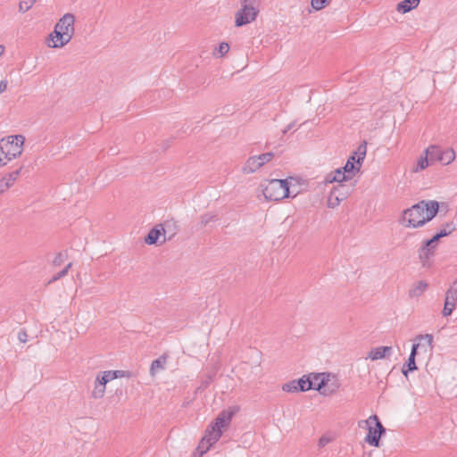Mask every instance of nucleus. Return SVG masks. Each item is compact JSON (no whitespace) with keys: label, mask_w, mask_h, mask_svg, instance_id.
<instances>
[{"label":"nucleus","mask_w":457,"mask_h":457,"mask_svg":"<svg viewBox=\"0 0 457 457\" xmlns=\"http://www.w3.org/2000/svg\"><path fill=\"white\" fill-rule=\"evenodd\" d=\"M282 390L285 392H298L296 380H292L283 385Z\"/></svg>","instance_id":"obj_36"},{"label":"nucleus","mask_w":457,"mask_h":457,"mask_svg":"<svg viewBox=\"0 0 457 457\" xmlns=\"http://www.w3.org/2000/svg\"><path fill=\"white\" fill-rule=\"evenodd\" d=\"M362 423L365 424V428L368 429V434L365 436V442L372 446L378 447L380 437L386 432V428L379 421L378 416H370L366 420L361 421L359 426L362 427Z\"/></svg>","instance_id":"obj_4"},{"label":"nucleus","mask_w":457,"mask_h":457,"mask_svg":"<svg viewBox=\"0 0 457 457\" xmlns=\"http://www.w3.org/2000/svg\"><path fill=\"white\" fill-rule=\"evenodd\" d=\"M392 347L391 346H378L376 348L371 349L369 353L368 357L371 361H378L386 357H389L392 353Z\"/></svg>","instance_id":"obj_17"},{"label":"nucleus","mask_w":457,"mask_h":457,"mask_svg":"<svg viewBox=\"0 0 457 457\" xmlns=\"http://www.w3.org/2000/svg\"><path fill=\"white\" fill-rule=\"evenodd\" d=\"M65 258H66V253H59L54 257V261H53V264H54V266H60V265L63 262V261H64V259H65Z\"/></svg>","instance_id":"obj_39"},{"label":"nucleus","mask_w":457,"mask_h":457,"mask_svg":"<svg viewBox=\"0 0 457 457\" xmlns=\"http://www.w3.org/2000/svg\"><path fill=\"white\" fill-rule=\"evenodd\" d=\"M74 22V15L71 13H66L58 21L54 29L60 31L64 36L65 39H69L71 41L75 29Z\"/></svg>","instance_id":"obj_9"},{"label":"nucleus","mask_w":457,"mask_h":457,"mask_svg":"<svg viewBox=\"0 0 457 457\" xmlns=\"http://www.w3.org/2000/svg\"><path fill=\"white\" fill-rule=\"evenodd\" d=\"M37 0H21L19 4V11L26 12L29 11Z\"/></svg>","instance_id":"obj_31"},{"label":"nucleus","mask_w":457,"mask_h":457,"mask_svg":"<svg viewBox=\"0 0 457 457\" xmlns=\"http://www.w3.org/2000/svg\"><path fill=\"white\" fill-rule=\"evenodd\" d=\"M256 156H257V159L259 160L261 166L262 167L264 164L268 163L269 162H270L273 159L274 153L269 152V153H264V154H259Z\"/></svg>","instance_id":"obj_34"},{"label":"nucleus","mask_w":457,"mask_h":457,"mask_svg":"<svg viewBox=\"0 0 457 457\" xmlns=\"http://www.w3.org/2000/svg\"><path fill=\"white\" fill-rule=\"evenodd\" d=\"M236 411V408L222 411L215 419V420L210 425V427H208L210 431L219 432L220 437L222 434L221 429L227 428L229 425L230 420Z\"/></svg>","instance_id":"obj_8"},{"label":"nucleus","mask_w":457,"mask_h":457,"mask_svg":"<svg viewBox=\"0 0 457 457\" xmlns=\"http://www.w3.org/2000/svg\"><path fill=\"white\" fill-rule=\"evenodd\" d=\"M18 339L20 340V342L21 343H25L27 342V339H28V335L26 333V331H20L18 333Z\"/></svg>","instance_id":"obj_45"},{"label":"nucleus","mask_w":457,"mask_h":457,"mask_svg":"<svg viewBox=\"0 0 457 457\" xmlns=\"http://www.w3.org/2000/svg\"><path fill=\"white\" fill-rule=\"evenodd\" d=\"M429 156L425 154L424 156H420L417 161L416 165L411 169L412 172H419L425 170L429 165Z\"/></svg>","instance_id":"obj_26"},{"label":"nucleus","mask_w":457,"mask_h":457,"mask_svg":"<svg viewBox=\"0 0 457 457\" xmlns=\"http://www.w3.org/2000/svg\"><path fill=\"white\" fill-rule=\"evenodd\" d=\"M416 355H418V354L415 353V348H411V354L408 358V361L403 365V370H402V371L405 377H407L408 372L417 370V366L415 363Z\"/></svg>","instance_id":"obj_23"},{"label":"nucleus","mask_w":457,"mask_h":457,"mask_svg":"<svg viewBox=\"0 0 457 457\" xmlns=\"http://www.w3.org/2000/svg\"><path fill=\"white\" fill-rule=\"evenodd\" d=\"M331 0H311V5L315 11H320L329 4Z\"/></svg>","instance_id":"obj_33"},{"label":"nucleus","mask_w":457,"mask_h":457,"mask_svg":"<svg viewBox=\"0 0 457 457\" xmlns=\"http://www.w3.org/2000/svg\"><path fill=\"white\" fill-rule=\"evenodd\" d=\"M96 382H98V384H101L102 386H104L106 387V384L108 383L106 381V378L105 377L104 378V374L103 372H99L97 375H96Z\"/></svg>","instance_id":"obj_42"},{"label":"nucleus","mask_w":457,"mask_h":457,"mask_svg":"<svg viewBox=\"0 0 457 457\" xmlns=\"http://www.w3.org/2000/svg\"><path fill=\"white\" fill-rule=\"evenodd\" d=\"M330 442V438L326 436H322L320 439H319V442H318V445L319 447L322 448L324 447L326 445H328V443Z\"/></svg>","instance_id":"obj_43"},{"label":"nucleus","mask_w":457,"mask_h":457,"mask_svg":"<svg viewBox=\"0 0 457 457\" xmlns=\"http://www.w3.org/2000/svg\"><path fill=\"white\" fill-rule=\"evenodd\" d=\"M103 374H104V378L105 377L107 382H110V381L115 379V371H113V370L103 371Z\"/></svg>","instance_id":"obj_41"},{"label":"nucleus","mask_w":457,"mask_h":457,"mask_svg":"<svg viewBox=\"0 0 457 457\" xmlns=\"http://www.w3.org/2000/svg\"><path fill=\"white\" fill-rule=\"evenodd\" d=\"M420 4V0H403L397 4L396 10L399 12L406 13L416 8Z\"/></svg>","instance_id":"obj_21"},{"label":"nucleus","mask_w":457,"mask_h":457,"mask_svg":"<svg viewBox=\"0 0 457 457\" xmlns=\"http://www.w3.org/2000/svg\"><path fill=\"white\" fill-rule=\"evenodd\" d=\"M262 166L257 159V156L249 157L242 167V172L244 174H251L261 169Z\"/></svg>","instance_id":"obj_19"},{"label":"nucleus","mask_w":457,"mask_h":457,"mask_svg":"<svg viewBox=\"0 0 457 457\" xmlns=\"http://www.w3.org/2000/svg\"><path fill=\"white\" fill-rule=\"evenodd\" d=\"M454 229L455 226L453 222H447L443 226V228L438 233H436V235L439 237V238H442L450 235Z\"/></svg>","instance_id":"obj_29"},{"label":"nucleus","mask_w":457,"mask_h":457,"mask_svg":"<svg viewBox=\"0 0 457 457\" xmlns=\"http://www.w3.org/2000/svg\"><path fill=\"white\" fill-rule=\"evenodd\" d=\"M264 197L269 201H279L289 196L287 179H271L262 189Z\"/></svg>","instance_id":"obj_3"},{"label":"nucleus","mask_w":457,"mask_h":457,"mask_svg":"<svg viewBox=\"0 0 457 457\" xmlns=\"http://www.w3.org/2000/svg\"><path fill=\"white\" fill-rule=\"evenodd\" d=\"M352 176L348 173H346V171L345 170H343V168H340V169H337L334 171V173L332 174H329L327 178V180L328 182H334V181H337V182H343V181H346V180H350L352 179Z\"/></svg>","instance_id":"obj_20"},{"label":"nucleus","mask_w":457,"mask_h":457,"mask_svg":"<svg viewBox=\"0 0 457 457\" xmlns=\"http://www.w3.org/2000/svg\"><path fill=\"white\" fill-rule=\"evenodd\" d=\"M115 371V379L119 378H129L130 376V373L129 371L125 370H114Z\"/></svg>","instance_id":"obj_44"},{"label":"nucleus","mask_w":457,"mask_h":457,"mask_svg":"<svg viewBox=\"0 0 457 457\" xmlns=\"http://www.w3.org/2000/svg\"><path fill=\"white\" fill-rule=\"evenodd\" d=\"M438 209L436 201H420L403 212L401 222L404 227H421L437 214Z\"/></svg>","instance_id":"obj_1"},{"label":"nucleus","mask_w":457,"mask_h":457,"mask_svg":"<svg viewBox=\"0 0 457 457\" xmlns=\"http://www.w3.org/2000/svg\"><path fill=\"white\" fill-rule=\"evenodd\" d=\"M428 283L425 281L417 282L412 288L410 289L409 295L411 297H418L421 295L428 288Z\"/></svg>","instance_id":"obj_24"},{"label":"nucleus","mask_w":457,"mask_h":457,"mask_svg":"<svg viewBox=\"0 0 457 457\" xmlns=\"http://www.w3.org/2000/svg\"><path fill=\"white\" fill-rule=\"evenodd\" d=\"M24 141L22 135L9 136L0 140V167L21 154Z\"/></svg>","instance_id":"obj_2"},{"label":"nucleus","mask_w":457,"mask_h":457,"mask_svg":"<svg viewBox=\"0 0 457 457\" xmlns=\"http://www.w3.org/2000/svg\"><path fill=\"white\" fill-rule=\"evenodd\" d=\"M7 81L6 80H1L0 81V94L4 93L7 89Z\"/></svg>","instance_id":"obj_46"},{"label":"nucleus","mask_w":457,"mask_h":457,"mask_svg":"<svg viewBox=\"0 0 457 457\" xmlns=\"http://www.w3.org/2000/svg\"><path fill=\"white\" fill-rule=\"evenodd\" d=\"M294 127V123L287 125V129L290 130Z\"/></svg>","instance_id":"obj_48"},{"label":"nucleus","mask_w":457,"mask_h":457,"mask_svg":"<svg viewBox=\"0 0 457 457\" xmlns=\"http://www.w3.org/2000/svg\"><path fill=\"white\" fill-rule=\"evenodd\" d=\"M5 47L3 45H0V57L4 54Z\"/></svg>","instance_id":"obj_47"},{"label":"nucleus","mask_w":457,"mask_h":457,"mask_svg":"<svg viewBox=\"0 0 457 457\" xmlns=\"http://www.w3.org/2000/svg\"><path fill=\"white\" fill-rule=\"evenodd\" d=\"M105 389L106 387L104 386H102L101 384H98V382L95 381V386L91 393V396L94 399H101L105 394Z\"/></svg>","instance_id":"obj_28"},{"label":"nucleus","mask_w":457,"mask_h":457,"mask_svg":"<svg viewBox=\"0 0 457 457\" xmlns=\"http://www.w3.org/2000/svg\"><path fill=\"white\" fill-rule=\"evenodd\" d=\"M218 217L215 213L208 212L204 213L200 217V223L202 226H206L207 224L216 221Z\"/></svg>","instance_id":"obj_30"},{"label":"nucleus","mask_w":457,"mask_h":457,"mask_svg":"<svg viewBox=\"0 0 457 457\" xmlns=\"http://www.w3.org/2000/svg\"><path fill=\"white\" fill-rule=\"evenodd\" d=\"M366 155V145H361L357 148V151L353 155L350 156L345 164L343 170L346 171V173L350 174L352 178L360 170L361 166V162L364 160Z\"/></svg>","instance_id":"obj_7"},{"label":"nucleus","mask_w":457,"mask_h":457,"mask_svg":"<svg viewBox=\"0 0 457 457\" xmlns=\"http://www.w3.org/2000/svg\"><path fill=\"white\" fill-rule=\"evenodd\" d=\"M220 439L219 432L210 431V428H207L204 436L200 441L198 447L196 449V453L194 454V457H202V455L206 453L210 447L215 444Z\"/></svg>","instance_id":"obj_14"},{"label":"nucleus","mask_w":457,"mask_h":457,"mask_svg":"<svg viewBox=\"0 0 457 457\" xmlns=\"http://www.w3.org/2000/svg\"><path fill=\"white\" fill-rule=\"evenodd\" d=\"M288 131V129L286 128L285 129H283V134L285 135L287 132Z\"/></svg>","instance_id":"obj_49"},{"label":"nucleus","mask_w":457,"mask_h":457,"mask_svg":"<svg viewBox=\"0 0 457 457\" xmlns=\"http://www.w3.org/2000/svg\"><path fill=\"white\" fill-rule=\"evenodd\" d=\"M21 170V169L12 171L0 179V194L5 192L14 184L20 175Z\"/></svg>","instance_id":"obj_18"},{"label":"nucleus","mask_w":457,"mask_h":457,"mask_svg":"<svg viewBox=\"0 0 457 457\" xmlns=\"http://www.w3.org/2000/svg\"><path fill=\"white\" fill-rule=\"evenodd\" d=\"M69 42V39H65L64 36L54 29L48 37L47 46L52 48H60L67 45Z\"/></svg>","instance_id":"obj_16"},{"label":"nucleus","mask_w":457,"mask_h":457,"mask_svg":"<svg viewBox=\"0 0 457 457\" xmlns=\"http://www.w3.org/2000/svg\"><path fill=\"white\" fill-rule=\"evenodd\" d=\"M296 386L298 391L305 392L312 388V384L310 381L309 377L303 376L301 378L296 380Z\"/></svg>","instance_id":"obj_27"},{"label":"nucleus","mask_w":457,"mask_h":457,"mask_svg":"<svg viewBox=\"0 0 457 457\" xmlns=\"http://www.w3.org/2000/svg\"><path fill=\"white\" fill-rule=\"evenodd\" d=\"M171 224L170 223H164L155 226L149 231L148 235L145 238V242L147 245H154L158 243L161 245L164 243L167 240V228Z\"/></svg>","instance_id":"obj_10"},{"label":"nucleus","mask_w":457,"mask_h":457,"mask_svg":"<svg viewBox=\"0 0 457 457\" xmlns=\"http://www.w3.org/2000/svg\"><path fill=\"white\" fill-rule=\"evenodd\" d=\"M241 8L235 14L236 27H242L253 21L258 15V0H242Z\"/></svg>","instance_id":"obj_5"},{"label":"nucleus","mask_w":457,"mask_h":457,"mask_svg":"<svg viewBox=\"0 0 457 457\" xmlns=\"http://www.w3.org/2000/svg\"><path fill=\"white\" fill-rule=\"evenodd\" d=\"M216 50L220 54V56H224L229 51V46L228 43L222 42L219 45Z\"/></svg>","instance_id":"obj_37"},{"label":"nucleus","mask_w":457,"mask_h":457,"mask_svg":"<svg viewBox=\"0 0 457 457\" xmlns=\"http://www.w3.org/2000/svg\"><path fill=\"white\" fill-rule=\"evenodd\" d=\"M71 266H72V263H71V262L68 263V264L66 265V267H65L63 270H62L61 271H59L58 273H56V274H55V275H54V277L49 280V282H48V283L50 284V283L55 282V281H57L58 279H60V278H62L65 277V276L68 274V271H69V270L71 268Z\"/></svg>","instance_id":"obj_32"},{"label":"nucleus","mask_w":457,"mask_h":457,"mask_svg":"<svg viewBox=\"0 0 457 457\" xmlns=\"http://www.w3.org/2000/svg\"><path fill=\"white\" fill-rule=\"evenodd\" d=\"M446 294L450 295L454 301H457V279L453 282V286L447 290Z\"/></svg>","instance_id":"obj_38"},{"label":"nucleus","mask_w":457,"mask_h":457,"mask_svg":"<svg viewBox=\"0 0 457 457\" xmlns=\"http://www.w3.org/2000/svg\"><path fill=\"white\" fill-rule=\"evenodd\" d=\"M411 348H415V353L430 355L433 351V336L431 334L416 337Z\"/></svg>","instance_id":"obj_11"},{"label":"nucleus","mask_w":457,"mask_h":457,"mask_svg":"<svg viewBox=\"0 0 457 457\" xmlns=\"http://www.w3.org/2000/svg\"><path fill=\"white\" fill-rule=\"evenodd\" d=\"M339 386L338 380L334 376L327 373V376L319 382L317 388L320 395L328 396L335 394Z\"/></svg>","instance_id":"obj_13"},{"label":"nucleus","mask_w":457,"mask_h":457,"mask_svg":"<svg viewBox=\"0 0 457 457\" xmlns=\"http://www.w3.org/2000/svg\"><path fill=\"white\" fill-rule=\"evenodd\" d=\"M165 223H170L171 224L170 227L167 228V233L168 232H170V235L168 237L167 240H170L176 234V231H175V222L173 221H166Z\"/></svg>","instance_id":"obj_40"},{"label":"nucleus","mask_w":457,"mask_h":457,"mask_svg":"<svg viewBox=\"0 0 457 457\" xmlns=\"http://www.w3.org/2000/svg\"><path fill=\"white\" fill-rule=\"evenodd\" d=\"M439 239V237L436 234L432 238L423 242L422 246L419 251V257L422 262H425V261H427L433 253V249L436 247Z\"/></svg>","instance_id":"obj_15"},{"label":"nucleus","mask_w":457,"mask_h":457,"mask_svg":"<svg viewBox=\"0 0 457 457\" xmlns=\"http://www.w3.org/2000/svg\"><path fill=\"white\" fill-rule=\"evenodd\" d=\"M167 362V356L162 355L158 359L152 361L150 367V375L154 377L159 370H163Z\"/></svg>","instance_id":"obj_22"},{"label":"nucleus","mask_w":457,"mask_h":457,"mask_svg":"<svg viewBox=\"0 0 457 457\" xmlns=\"http://www.w3.org/2000/svg\"><path fill=\"white\" fill-rule=\"evenodd\" d=\"M425 154L429 156L431 162H439L444 165H448L455 159V152L453 148L443 149L437 145H430L425 150Z\"/></svg>","instance_id":"obj_6"},{"label":"nucleus","mask_w":457,"mask_h":457,"mask_svg":"<svg viewBox=\"0 0 457 457\" xmlns=\"http://www.w3.org/2000/svg\"><path fill=\"white\" fill-rule=\"evenodd\" d=\"M456 305L457 301H454L448 294H445V306L442 312L443 316H450Z\"/></svg>","instance_id":"obj_25"},{"label":"nucleus","mask_w":457,"mask_h":457,"mask_svg":"<svg viewBox=\"0 0 457 457\" xmlns=\"http://www.w3.org/2000/svg\"><path fill=\"white\" fill-rule=\"evenodd\" d=\"M327 376V373H316V374H312V377L310 378V381L311 383L312 384V389H315L318 391V386H319V382L324 378V377Z\"/></svg>","instance_id":"obj_35"},{"label":"nucleus","mask_w":457,"mask_h":457,"mask_svg":"<svg viewBox=\"0 0 457 457\" xmlns=\"http://www.w3.org/2000/svg\"><path fill=\"white\" fill-rule=\"evenodd\" d=\"M349 195V188L343 184L335 186L328 197V207L336 208L340 203L345 200Z\"/></svg>","instance_id":"obj_12"}]
</instances>
